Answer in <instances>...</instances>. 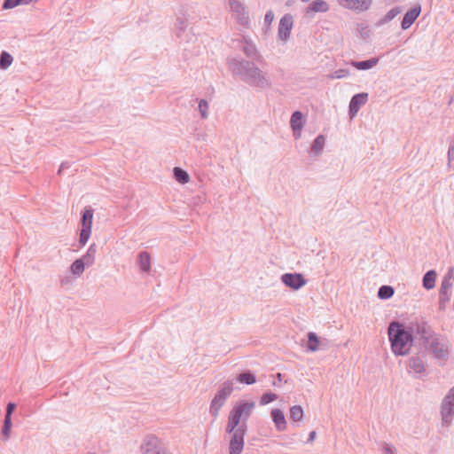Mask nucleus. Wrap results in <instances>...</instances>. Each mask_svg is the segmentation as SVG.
<instances>
[{"mask_svg":"<svg viewBox=\"0 0 454 454\" xmlns=\"http://www.w3.org/2000/svg\"><path fill=\"white\" fill-rule=\"evenodd\" d=\"M227 65L234 77L252 88L264 90L272 85L268 73L260 69L254 61L234 57L228 59Z\"/></svg>","mask_w":454,"mask_h":454,"instance_id":"nucleus-1","label":"nucleus"},{"mask_svg":"<svg viewBox=\"0 0 454 454\" xmlns=\"http://www.w3.org/2000/svg\"><path fill=\"white\" fill-rule=\"evenodd\" d=\"M387 335L392 353L396 356L409 354L413 342L414 335L403 323L393 320L387 326Z\"/></svg>","mask_w":454,"mask_h":454,"instance_id":"nucleus-2","label":"nucleus"},{"mask_svg":"<svg viewBox=\"0 0 454 454\" xmlns=\"http://www.w3.org/2000/svg\"><path fill=\"white\" fill-rule=\"evenodd\" d=\"M254 401L241 400L233 406L228 416L226 426L227 434H234L235 430L240 426L242 421L247 423L254 408Z\"/></svg>","mask_w":454,"mask_h":454,"instance_id":"nucleus-3","label":"nucleus"},{"mask_svg":"<svg viewBox=\"0 0 454 454\" xmlns=\"http://www.w3.org/2000/svg\"><path fill=\"white\" fill-rule=\"evenodd\" d=\"M98 247L95 243L90 245L87 252L81 258L76 259L70 266V271L73 275L80 277L85 267L91 266L95 262V256Z\"/></svg>","mask_w":454,"mask_h":454,"instance_id":"nucleus-4","label":"nucleus"},{"mask_svg":"<svg viewBox=\"0 0 454 454\" xmlns=\"http://www.w3.org/2000/svg\"><path fill=\"white\" fill-rule=\"evenodd\" d=\"M411 334L416 333L423 340V344L434 337L436 333L432 329L431 325L423 318L412 320L407 325Z\"/></svg>","mask_w":454,"mask_h":454,"instance_id":"nucleus-5","label":"nucleus"},{"mask_svg":"<svg viewBox=\"0 0 454 454\" xmlns=\"http://www.w3.org/2000/svg\"><path fill=\"white\" fill-rule=\"evenodd\" d=\"M144 454H173L166 444L154 434L144 436Z\"/></svg>","mask_w":454,"mask_h":454,"instance_id":"nucleus-6","label":"nucleus"},{"mask_svg":"<svg viewBox=\"0 0 454 454\" xmlns=\"http://www.w3.org/2000/svg\"><path fill=\"white\" fill-rule=\"evenodd\" d=\"M92 218L93 209L90 207H86L84 211H82L81 216L82 229L79 237L80 247H84L90 237L92 228Z\"/></svg>","mask_w":454,"mask_h":454,"instance_id":"nucleus-7","label":"nucleus"},{"mask_svg":"<svg viewBox=\"0 0 454 454\" xmlns=\"http://www.w3.org/2000/svg\"><path fill=\"white\" fill-rule=\"evenodd\" d=\"M247 430V426L245 421H242L240 426L231 434L230 441V454H241L244 449V438Z\"/></svg>","mask_w":454,"mask_h":454,"instance_id":"nucleus-8","label":"nucleus"},{"mask_svg":"<svg viewBox=\"0 0 454 454\" xmlns=\"http://www.w3.org/2000/svg\"><path fill=\"white\" fill-rule=\"evenodd\" d=\"M441 416L442 423L450 425L454 416V387H451L441 403Z\"/></svg>","mask_w":454,"mask_h":454,"instance_id":"nucleus-9","label":"nucleus"},{"mask_svg":"<svg viewBox=\"0 0 454 454\" xmlns=\"http://www.w3.org/2000/svg\"><path fill=\"white\" fill-rule=\"evenodd\" d=\"M426 348L432 352L433 356L436 359H447L449 356L448 348L445 345L441 342L440 335L435 334L430 340L424 343Z\"/></svg>","mask_w":454,"mask_h":454,"instance_id":"nucleus-10","label":"nucleus"},{"mask_svg":"<svg viewBox=\"0 0 454 454\" xmlns=\"http://www.w3.org/2000/svg\"><path fill=\"white\" fill-rule=\"evenodd\" d=\"M280 279L282 283L294 291L301 289L307 284V279L301 273H284L281 275Z\"/></svg>","mask_w":454,"mask_h":454,"instance_id":"nucleus-11","label":"nucleus"},{"mask_svg":"<svg viewBox=\"0 0 454 454\" xmlns=\"http://www.w3.org/2000/svg\"><path fill=\"white\" fill-rule=\"evenodd\" d=\"M294 25V18L290 13L285 14L279 20L278 36L280 40L286 42L290 38Z\"/></svg>","mask_w":454,"mask_h":454,"instance_id":"nucleus-12","label":"nucleus"},{"mask_svg":"<svg viewBox=\"0 0 454 454\" xmlns=\"http://www.w3.org/2000/svg\"><path fill=\"white\" fill-rule=\"evenodd\" d=\"M339 5L345 9L365 12L370 9L372 0H337Z\"/></svg>","mask_w":454,"mask_h":454,"instance_id":"nucleus-13","label":"nucleus"},{"mask_svg":"<svg viewBox=\"0 0 454 454\" xmlns=\"http://www.w3.org/2000/svg\"><path fill=\"white\" fill-rule=\"evenodd\" d=\"M367 100V92H360L352 96L348 104V115L350 118H354L357 114L360 107L364 106Z\"/></svg>","mask_w":454,"mask_h":454,"instance_id":"nucleus-14","label":"nucleus"},{"mask_svg":"<svg viewBox=\"0 0 454 454\" xmlns=\"http://www.w3.org/2000/svg\"><path fill=\"white\" fill-rule=\"evenodd\" d=\"M421 13V5L419 4H414L403 15L401 21V27L403 30H407L416 21Z\"/></svg>","mask_w":454,"mask_h":454,"instance_id":"nucleus-15","label":"nucleus"},{"mask_svg":"<svg viewBox=\"0 0 454 454\" xmlns=\"http://www.w3.org/2000/svg\"><path fill=\"white\" fill-rule=\"evenodd\" d=\"M409 373H412L416 379H422L426 376V367L419 356H411L408 361Z\"/></svg>","mask_w":454,"mask_h":454,"instance_id":"nucleus-16","label":"nucleus"},{"mask_svg":"<svg viewBox=\"0 0 454 454\" xmlns=\"http://www.w3.org/2000/svg\"><path fill=\"white\" fill-rule=\"evenodd\" d=\"M229 5L231 12L238 15V22L242 26H247L249 17L246 12L245 5L239 0H229Z\"/></svg>","mask_w":454,"mask_h":454,"instance_id":"nucleus-17","label":"nucleus"},{"mask_svg":"<svg viewBox=\"0 0 454 454\" xmlns=\"http://www.w3.org/2000/svg\"><path fill=\"white\" fill-rule=\"evenodd\" d=\"M241 45L240 49L243 51V53L246 55L247 59L252 61L260 60L262 58L260 52L258 51L255 44L250 41L247 40L246 37H243L241 40Z\"/></svg>","mask_w":454,"mask_h":454,"instance_id":"nucleus-18","label":"nucleus"},{"mask_svg":"<svg viewBox=\"0 0 454 454\" xmlns=\"http://www.w3.org/2000/svg\"><path fill=\"white\" fill-rule=\"evenodd\" d=\"M270 415L277 431H285L286 429V420L283 411L278 408H275L271 411Z\"/></svg>","mask_w":454,"mask_h":454,"instance_id":"nucleus-19","label":"nucleus"},{"mask_svg":"<svg viewBox=\"0 0 454 454\" xmlns=\"http://www.w3.org/2000/svg\"><path fill=\"white\" fill-rule=\"evenodd\" d=\"M330 10V5L325 0H314L306 8V14L309 15L311 12H327Z\"/></svg>","mask_w":454,"mask_h":454,"instance_id":"nucleus-20","label":"nucleus"},{"mask_svg":"<svg viewBox=\"0 0 454 454\" xmlns=\"http://www.w3.org/2000/svg\"><path fill=\"white\" fill-rule=\"evenodd\" d=\"M225 402H226L225 398H223V396H220L219 395H217L215 393V396L211 400L210 407H209V412L214 419H216L218 417L219 411H220L221 408L223 406V404L225 403Z\"/></svg>","mask_w":454,"mask_h":454,"instance_id":"nucleus-21","label":"nucleus"},{"mask_svg":"<svg viewBox=\"0 0 454 454\" xmlns=\"http://www.w3.org/2000/svg\"><path fill=\"white\" fill-rule=\"evenodd\" d=\"M379 60L380 59L377 57L362 61L352 60L350 64L357 70H369L374 67L378 64Z\"/></svg>","mask_w":454,"mask_h":454,"instance_id":"nucleus-22","label":"nucleus"},{"mask_svg":"<svg viewBox=\"0 0 454 454\" xmlns=\"http://www.w3.org/2000/svg\"><path fill=\"white\" fill-rule=\"evenodd\" d=\"M305 124V120L302 113L299 110L294 111L290 119V127L291 129H295L298 130H302Z\"/></svg>","mask_w":454,"mask_h":454,"instance_id":"nucleus-23","label":"nucleus"},{"mask_svg":"<svg viewBox=\"0 0 454 454\" xmlns=\"http://www.w3.org/2000/svg\"><path fill=\"white\" fill-rule=\"evenodd\" d=\"M436 271L434 270H427L422 278V286L426 290H431L435 286Z\"/></svg>","mask_w":454,"mask_h":454,"instance_id":"nucleus-24","label":"nucleus"},{"mask_svg":"<svg viewBox=\"0 0 454 454\" xmlns=\"http://www.w3.org/2000/svg\"><path fill=\"white\" fill-rule=\"evenodd\" d=\"M307 345L306 348L309 352H316L319 349L320 340L317 334L314 332H309L307 334Z\"/></svg>","mask_w":454,"mask_h":454,"instance_id":"nucleus-25","label":"nucleus"},{"mask_svg":"<svg viewBox=\"0 0 454 454\" xmlns=\"http://www.w3.org/2000/svg\"><path fill=\"white\" fill-rule=\"evenodd\" d=\"M402 7L401 6H395L391 8L383 18H381L378 22L377 26L380 27L383 26L386 23H388L392 20H394L398 14L402 12Z\"/></svg>","mask_w":454,"mask_h":454,"instance_id":"nucleus-26","label":"nucleus"},{"mask_svg":"<svg viewBox=\"0 0 454 454\" xmlns=\"http://www.w3.org/2000/svg\"><path fill=\"white\" fill-rule=\"evenodd\" d=\"M236 380L240 384L253 385L256 382V377L250 370H247L238 374Z\"/></svg>","mask_w":454,"mask_h":454,"instance_id":"nucleus-27","label":"nucleus"},{"mask_svg":"<svg viewBox=\"0 0 454 454\" xmlns=\"http://www.w3.org/2000/svg\"><path fill=\"white\" fill-rule=\"evenodd\" d=\"M304 417V411L301 405H294L289 409V419L294 423L301 422Z\"/></svg>","mask_w":454,"mask_h":454,"instance_id":"nucleus-28","label":"nucleus"},{"mask_svg":"<svg viewBox=\"0 0 454 454\" xmlns=\"http://www.w3.org/2000/svg\"><path fill=\"white\" fill-rule=\"evenodd\" d=\"M187 20L184 17H177L175 22V34L177 38L184 40L183 35L187 27Z\"/></svg>","mask_w":454,"mask_h":454,"instance_id":"nucleus-29","label":"nucleus"},{"mask_svg":"<svg viewBox=\"0 0 454 454\" xmlns=\"http://www.w3.org/2000/svg\"><path fill=\"white\" fill-rule=\"evenodd\" d=\"M173 175L174 178L182 184H187L190 181L188 172L179 167H175L173 168Z\"/></svg>","mask_w":454,"mask_h":454,"instance_id":"nucleus-30","label":"nucleus"},{"mask_svg":"<svg viewBox=\"0 0 454 454\" xmlns=\"http://www.w3.org/2000/svg\"><path fill=\"white\" fill-rule=\"evenodd\" d=\"M394 294L395 289L393 286L383 285L378 289L377 296L380 300H388L394 295Z\"/></svg>","mask_w":454,"mask_h":454,"instance_id":"nucleus-31","label":"nucleus"},{"mask_svg":"<svg viewBox=\"0 0 454 454\" xmlns=\"http://www.w3.org/2000/svg\"><path fill=\"white\" fill-rule=\"evenodd\" d=\"M233 392V383L231 380L224 381L219 389L216 391V394L223 398L227 399L231 393Z\"/></svg>","mask_w":454,"mask_h":454,"instance_id":"nucleus-32","label":"nucleus"},{"mask_svg":"<svg viewBox=\"0 0 454 454\" xmlns=\"http://www.w3.org/2000/svg\"><path fill=\"white\" fill-rule=\"evenodd\" d=\"M325 137L324 135H318L313 141L311 145V151L314 154H319L325 147Z\"/></svg>","mask_w":454,"mask_h":454,"instance_id":"nucleus-33","label":"nucleus"},{"mask_svg":"<svg viewBox=\"0 0 454 454\" xmlns=\"http://www.w3.org/2000/svg\"><path fill=\"white\" fill-rule=\"evenodd\" d=\"M13 58L7 51H4L0 54V69L6 70L12 63Z\"/></svg>","mask_w":454,"mask_h":454,"instance_id":"nucleus-34","label":"nucleus"},{"mask_svg":"<svg viewBox=\"0 0 454 454\" xmlns=\"http://www.w3.org/2000/svg\"><path fill=\"white\" fill-rule=\"evenodd\" d=\"M452 277V270H450L448 274L444 277V278L442 281L441 288L439 294H448V289L451 287L452 284L450 282V278Z\"/></svg>","mask_w":454,"mask_h":454,"instance_id":"nucleus-35","label":"nucleus"},{"mask_svg":"<svg viewBox=\"0 0 454 454\" xmlns=\"http://www.w3.org/2000/svg\"><path fill=\"white\" fill-rule=\"evenodd\" d=\"M12 429V418H5L4 419V425L2 427L3 440L7 441L10 438V433Z\"/></svg>","mask_w":454,"mask_h":454,"instance_id":"nucleus-36","label":"nucleus"},{"mask_svg":"<svg viewBox=\"0 0 454 454\" xmlns=\"http://www.w3.org/2000/svg\"><path fill=\"white\" fill-rule=\"evenodd\" d=\"M278 399V395L273 392H265L260 398V404L266 405Z\"/></svg>","mask_w":454,"mask_h":454,"instance_id":"nucleus-37","label":"nucleus"},{"mask_svg":"<svg viewBox=\"0 0 454 454\" xmlns=\"http://www.w3.org/2000/svg\"><path fill=\"white\" fill-rule=\"evenodd\" d=\"M208 103L206 99L201 98L199 101V111L203 119L207 118Z\"/></svg>","mask_w":454,"mask_h":454,"instance_id":"nucleus-38","label":"nucleus"},{"mask_svg":"<svg viewBox=\"0 0 454 454\" xmlns=\"http://www.w3.org/2000/svg\"><path fill=\"white\" fill-rule=\"evenodd\" d=\"M151 270V256L148 252L144 251V274H149Z\"/></svg>","mask_w":454,"mask_h":454,"instance_id":"nucleus-39","label":"nucleus"},{"mask_svg":"<svg viewBox=\"0 0 454 454\" xmlns=\"http://www.w3.org/2000/svg\"><path fill=\"white\" fill-rule=\"evenodd\" d=\"M348 74H349V71L348 69L340 68V69L335 70L332 74L331 77L333 79H341V78H345V77L348 76Z\"/></svg>","mask_w":454,"mask_h":454,"instance_id":"nucleus-40","label":"nucleus"},{"mask_svg":"<svg viewBox=\"0 0 454 454\" xmlns=\"http://www.w3.org/2000/svg\"><path fill=\"white\" fill-rule=\"evenodd\" d=\"M450 299V294H439V309H444Z\"/></svg>","mask_w":454,"mask_h":454,"instance_id":"nucleus-41","label":"nucleus"},{"mask_svg":"<svg viewBox=\"0 0 454 454\" xmlns=\"http://www.w3.org/2000/svg\"><path fill=\"white\" fill-rule=\"evenodd\" d=\"M20 4V0H4L2 5L4 10L12 9Z\"/></svg>","mask_w":454,"mask_h":454,"instance_id":"nucleus-42","label":"nucleus"},{"mask_svg":"<svg viewBox=\"0 0 454 454\" xmlns=\"http://www.w3.org/2000/svg\"><path fill=\"white\" fill-rule=\"evenodd\" d=\"M274 20V13L271 10L266 12L264 15V25L270 27Z\"/></svg>","mask_w":454,"mask_h":454,"instance_id":"nucleus-43","label":"nucleus"},{"mask_svg":"<svg viewBox=\"0 0 454 454\" xmlns=\"http://www.w3.org/2000/svg\"><path fill=\"white\" fill-rule=\"evenodd\" d=\"M16 404L14 403H8L6 406L5 418H12L13 411H15Z\"/></svg>","mask_w":454,"mask_h":454,"instance_id":"nucleus-44","label":"nucleus"},{"mask_svg":"<svg viewBox=\"0 0 454 454\" xmlns=\"http://www.w3.org/2000/svg\"><path fill=\"white\" fill-rule=\"evenodd\" d=\"M382 450L384 454H395V449L394 446L385 443Z\"/></svg>","mask_w":454,"mask_h":454,"instance_id":"nucleus-45","label":"nucleus"},{"mask_svg":"<svg viewBox=\"0 0 454 454\" xmlns=\"http://www.w3.org/2000/svg\"><path fill=\"white\" fill-rule=\"evenodd\" d=\"M71 283H72V279H71V278H70V277H68V276H66V277H64V278H62L60 279V286H61L62 287H65V286H68V285H71Z\"/></svg>","mask_w":454,"mask_h":454,"instance_id":"nucleus-46","label":"nucleus"},{"mask_svg":"<svg viewBox=\"0 0 454 454\" xmlns=\"http://www.w3.org/2000/svg\"><path fill=\"white\" fill-rule=\"evenodd\" d=\"M71 166L70 162L68 161H64L61 163V165L59 166V168L58 170V173L60 174L62 173L65 169H67L69 168Z\"/></svg>","mask_w":454,"mask_h":454,"instance_id":"nucleus-47","label":"nucleus"},{"mask_svg":"<svg viewBox=\"0 0 454 454\" xmlns=\"http://www.w3.org/2000/svg\"><path fill=\"white\" fill-rule=\"evenodd\" d=\"M316 435H317L316 431H311V432L309 434V437H308V439H307V443L312 442L315 440Z\"/></svg>","mask_w":454,"mask_h":454,"instance_id":"nucleus-48","label":"nucleus"},{"mask_svg":"<svg viewBox=\"0 0 454 454\" xmlns=\"http://www.w3.org/2000/svg\"><path fill=\"white\" fill-rule=\"evenodd\" d=\"M137 264L138 268L142 270V252H139L137 255Z\"/></svg>","mask_w":454,"mask_h":454,"instance_id":"nucleus-49","label":"nucleus"},{"mask_svg":"<svg viewBox=\"0 0 454 454\" xmlns=\"http://www.w3.org/2000/svg\"><path fill=\"white\" fill-rule=\"evenodd\" d=\"M293 134L295 139H299L301 136V130H296L295 129H292Z\"/></svg>","mask_w":454,"mask_h":454,"instance_id":"nucleus-50","label":"nucleus"},{"mask_svg":"<svg viewBox=\"0 0 454 454\" xmlns=\"http://www.w3.org/2000/svg\"><path fill=\"white\" fill-rule=\"evenodd\" d=\"M277 381L280 382L282 380V374L280 372L277 373Z\"/></svg>","mask_w":454,"mask_h":454,"instance_id":"nucleus-51","label":"nucleus"},{"mask_svg":"<svg viewBox=\"0 0 454 454\" xmlns=\"http://www.w3.org/2000/svg\"><path fill=\"white\" fill-rule=\"evenodd\" d=\"M302 3H308L309 2L310 0H301Z\"/></svg>","mask_w":454,"mask_h":454,"instance_id":"nucleus-52","label":"nucleus"},{"mask_svg":"<svg viewBox=\"0 0 454 454\" xmlns=\"http://www.w3.org/2000/svg\"><path fill=\"white\" fill-rule=\"evenodd\" d=\"M88 454H96V453H91V452H89Z\"/></svg>","mask_w":454,"mask_h":454,"instance_id":"nucleus-53","label":"nucleus"}]
</instances>
